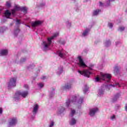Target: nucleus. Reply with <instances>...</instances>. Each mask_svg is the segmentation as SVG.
I'll list each match as a JSON object with an SVG mask.
<instances>
[{"label": "nucleus", "instance_id": "f257e3e1", "mask_svg": "<svg viewBox=\"0 0 127 127\" xmlns=\"http://www.w3.org/2000/svg\"><path fill=\"white\" fill-rule=\"evenodd\" d=\"M83 102L84 97H81L78 95H75L72 96L70 99L66 100L64 105L66 108H69L71 106V104H73V105L79 106L78 109H80L81 105L83 104Z\"/></svg>", "mask_w": 127, "mask_h": 127}, {"label": "nucleus", "instance_id": "f03ea898", "mask_svg": "<svg viewBox=\"0 0 127 127\" xmlns=\"http://www.w3.org/2000/svg\"><path fill=\"white\" fill-rule=\"evenodd\" d=\"M58 35H59V33L57 32L55 34H54L53 36L48 38V42H43L42 45H43V46L44 51L49 50V46H50L52 44V40H53L54 38H56V37H57Z\"/></svg>", "mask_w": 127, "mask_h": 127}, {"label": "nucleus", "instance_id": "7ed1b4c3", "mask_svg": "<svg viewBox=\"0 0 127 127\" xmlns=\"http://www.w3.org/2000/svg\"><path fill=\"white\" fill-rule=\"evenodd\" d=\"M94 66H95L94 64H90L89 65L88 69H84L83 71H81L79 70H78V72L81 75L84 76V77H87V78H89L90 77V75L92 74V72L90 71V70H94L93 68H94Z\"/></svg>", "mask_w": 127, "mask_h": 127}, {"label": "nucleus", "instance_id": "20e7f679", "mask_svg": "<svg viewBox=\"0 0 127 127\" xmlns=\"http://www.w3.org/2000/svg\"><path fill=\"white\" fill-rule=\"evenodd\" d=\"M20 96L21 97H22V98H26V97L28 96V91H19L16 92L14 96L15 101H18V100H20Z\"/></svg>", "mask_w": 127, "mask_h": 127}, {"label": "nucleus", "instance_id": "39448f33", "mask_svg": "<svg viewBox=\"0 0 127 127\" xmlns=\"http://www.w3.org/2000/svg\"><path fill=\"white\" fill-rule=\"evenodd\" d=\"M100 75V79L103 81H105L107 83L110 82L111 79H112V74L110 73H101Z\"/></svg>", "mask_w": 127, "mask_h": 127}, {"label": "nucleus", "instance_id": "423d86ee", "mask_svg": "<svg viewBox=\"0 0 127 127\" xmlns=\"http://www.w3.org/2000/svg\"><path fill=\"white\" fill-rule=\"evenodd\" d=\"M16 86V77H12L7 83L8 89H11Z\"/></svg>", "mask_w": 127, "mask_h": 127}, {"label": "nucleus", "instance_id": "0eeeda50", "mask_svg": "<svg viewBox=\"0 0 127 127\" xmlns=\"http://www.w3.org/2000/svg\"><path fill=\"white\" fill-rule=\"evenodd\" d=\"M68 53L65 52L64 50H59L56 52V55H58L59 57H61L62 59H65L67 57Z\"/></svg>", "mask_w": 127, "mask_h": 127}, {"label": "nucleus", "instance_id": "6e6552de", "mask_svg": "<svg viewBox=\"0 0 127 127\" xmlns=\"http://www.w3.org/2000/svg\"><path fill=\"white\" fill-rule=\"evenodd\" d=\"M17 124V119L16 118H12L10 119L8 123V127H13L16 126Z\"/></svg>", "mask_w": 127, "mask_h": 127}, {"label": "nucleus", "instance_id": "1a4fd4ad", "mask_svg": "<svg viewBox=\"0 0 127 127\" xmlns=\"http://www.w3.org/2000/svg\"><path fill=\"white\" fill-rule=\"evenodd\" d=\"M77 58L79 60V62L77 63V65H78L79 67L80 68H86L87 65L85 64L83 59H82V57L81 56H78Z\"/></svg>", "mask_w": 127, "mask_h": 127}, {"label": "nucleus", "instance_id": "9d476101", "mask_svg": "<svg viewBox=\"0 0 127 127\" xmlns=\"http://www.w3.org/2000/svg\"><path fill=\"white\" fill-rule=\"evenodd\" d=\"M98 112H99V109H98V108L90 109L89 110V116H90V117H94Z\"/></svg>", "mask_w": 127, "mask_h": 127}, {"label": "nucleus", "instance_id": "9b49d317", "mask_svg": "<svg viewBox=\"0 0 127 127\" xmlns=\"http://www.w3.org/2000/svg\"><path fill=\"white\" fill-rule=\"evenodd\" d=\"M42 23H43V22L42 21L36 20L31 23V26H32V27L35 28L37 26H39L41 25Z\"/></svg>", "mask_w": 127, "mask_h": 127}, {"label": "nucleus", "instance_id": "f8f14e48", "mask_svg": "<svg viewBox=\"0 0 127 127\" xmlns=\"http://www.w3.org/2000/svg\"><path fill=\"white\" fill-rule=\"evenodd\" d=\"M116 86L121 87V85H120V83H119L118 82H116L115 84H107L103 86H104L105 89H106V90H110L111 88H112V87H116Z\"/></svg>", "mask_w": 127, "mask_h": 127}, {"label": "nucleus", "instance_id": "ddd939ff", "mask_svg": "<svg viewBox=\"0 0 127 127\" xmlns=\"http://www.w3.org/2000/svg\"><path fill=\"white\" fill-rule=\"evenodd\" d=\"M38 109H39V106L38 104H35L33 106V109L32 111L33 116L34 117L36 116V114H37V112H38Z\"/></svg>", "mask_w": 127, "mask_h": 127}, {"label": "nucleus", "instance_id": "4468645a", "mask_svg": "<svg viewBox=\"0 0 127 127\" xmlns=\"http://www.w3.org/2000/svg\"><path fill=\"white\" fill-rule=\"evenodd\" d=\"M65 109L63 106H60L58 108V110L57 111V114L59 116V115H61L63 114L64 112H65Z\"/></svg>", "mask_w": 127, "mask_h": 127}, {"label": "nucleus", "instance_id": "2eb2a0df", "mask_svg": "<svg viewBox=\"0 0 127 127\" xmlns=\"http://www.w3.org/2000/svg\"><path fill=\"white\" fill-rule=\"evenodd\" d=\"M121 93H118L117 94H116L114 97L112 98V102L113 103H116V102H117L118 101V100H119V99H120V98H121Z\"/></svg>", "mask_w": 127, "mask_h": 127}, {"label": "nucleus", "instance_id": "dca6fc26", "mask_svg": "<svg viewBox=\"0 0 127 127\" xmlns=\"http://www.w3.org/2000/svg\"><path fill=\"white\" fill-rule=\"evenodd\" d=\"M8 54L7 49H1L0 50V56H6Z\"/></svg>", "mask_w": 127, "mask_h": 127}, {"label": "nucleus", "instance_id": "f3484780", "mask_svg": "<svg viewBox=\"0 0 127 127\" xmlns=\"http://www.w3.org/2000/svg\"><path fill=\"white\" fill-rule=\"evenodd\" d=\"M72 88V83L69 82L65 85L64 86H63L62 90H69Z\"/></svg>", "mask_w": 127, "mask_h": 127}, {"label": "nucleus", "instance_id": "a211bd4d", "mask_svg": "<svg viewBox=\"0 0 127 127\" xmlns=\"http://www.w3.org/2000/svg\"><path fill=\"white\" fill-rule=\"evenodd\" d=\"M120 70H121V66L115 65L114 69V73L115 75H117L120 74Z\"/></svg>", "mask_w": 127, "mask_h": 127}, {"label": "nucleus", "instance_id": "6ab92c4d", "mask_svg": "<svg viewBox=\"0 0 127 127\" xmlns=\"http://www.w3.org/2000/svg\"><path fill=\"white\" fill-rule=\"evenodd\" d=\"M105 93V86H103L99 89L98 91V96L101 97V96H103Z\"/></svg>", "mask_w": 127, "mask_h": 127}, {"label": "nucleus", "instance_id": "aec40b11", "mask_svg": "<svg viewBox=\"0 0 127 127\" xmlns=\"http://www.w3.org/2000/svg\"><path fill=\"white\" fill-rule=\"evenodd\" d=\"M89 32H90V29L86 28L82 33V35H81L82 37H86V36H88V35H89Z\"/></svg>", "mask_w": 127, "mask_h": 127}, {"label": "nucleus", "instance_id": "412c9836", "mask_svg": "<svg viewBox=\"0 0 127 127\" xmlns=\"http://www.w3.org/2000/svg\"><path fill=\"white\" fill-rule=\"evenodd\" d=\"M63 66H60L58 67V69L56 70V73L59 76H60L62 73H63Z\"/></svg>", "mask_w": 127, "mask_h": 127}, {"label": "nucleus", "instance_id": "4be33fe9", "mask_svg": "<svg viewBox=\"0 0 127 127\" xmlns=\"http://www.w3.org/2000/svg\"><path fill=\"white\" fill-rule=\"evenodd\" d=\"M54 95H55V88H52L50 92L49 97L52 98L54 97Z\"/></svg>", "mask_w": 127, "mask_h": 127}, {"label": "nucleus", "instance_id": "5701e85b", "mask_svg": "<svg viewBox=\"0 0 127 127\" xmlns=\"http://www.w3.org/2000/svg\"><path fill=\"white\" fill-rule=\"evenodd\" d=\"M4 14L6 18H9V16L11 15V12H9V10H6L4 13Z\"/></svg>", "mask_w": 127, "mask_h": 127}, {"label": "nucleus", "instance_id": "b1692460", "mask_svg": "<svg viewBox=\"0 0 127 127\" xmlns=\"http://www.w3.org/2000/svg\"><path fill=\"white\" fill-rule=\"evenodd\" d=\"M27 60L26 58H22L19 62H16V61L15 62V63H17V64H22L23 63H24Z\"/></svg>", "mask_w": 127, "mask_h": 127}, {"label": "nucleus", "instance_id": "393cba45", "mask_svg": "<svg viewBox=\"0 0 127 127\" xmlns=\"http://www.w3.org/2000/svg\"><path fill=\"white\" fill-rule=\"evenodd\" d=\"M111 41L110 40H108L105 41L104 45L105 47H110L111 46Z\"/></svg>", "mask_w": 127, "mask_h": 127}, {"label": "nucleus", "instance_id": "a878e982", "mask_svg": "<svg viewBox=\"0 0 127 127\" xmlns=\"http://www.w3.org/2000/svg\"><path fill=\"white\" fill-rule=\"evenodd\" d=\"M76 123L77 121L76 119H75V118H72L69 122V125L70 126H74V125H76Z\"/></svg>", "mask_w": 127, "mask_h": 127}, {"label": "nucleus", "instance_id": "bb28decb", "mask_svg": "<svg viewBox=\"0 0 127 127\" xmlns=\"http://www.w3.org/2000/svg\"><path fill=\"white\" fill-rule=\"evenodd\" d=\"M7 30V27H0V34L3 33L5 31Z\"/></svg>", "mask_w": 127, "mask_h": 127}, {"label": "nucleus", "instance_id": "cd10ccee", "mask_svg": "<svg viewBox=\"0 0 127 127\" xmlns=\"http://www.w3.org/2000/svg\"><path fill=\"white\" fill-rule=\"evenodd\" d=\"M88 91H89V87H88V85H87L86 84H85L83 88V91L84 94H86L87 92H88Z\"/></svg>", "mask_w": 127, "mask_h": 127}, {"label": "nucleus", "instance_id": "c85d7f7f", "mask_svg": "<svg viewBox=\"0 0 127 127\" xmlns=\"http://www.w3.org/2000/svg\"><path fill=\"white\" fill-rule=\"evenodd\" d=\"M99 12H101V9H97L96 10L93 11V15L94 16H96L99 14Z\"/></svg>", "mask_w": 127, "mask_h": 127}, {"label": "nucleus", "instance_id": "c756f323", "mask_svg": "<svg viewBox=\"0 0 127 127\" xmlns=\"http://www.w3.org/2000/svg\"><path fill=\"white\" fill-rule=\"evenodd\" d=\"M20 31V30H19V29L16 28L14 30V36H17V35H18V33H19V32Z\"/></svg>", "mask_w": 127, "mask_h": 127}, {"label": "nucleus", "instance_id": "7c9ffc66", "mask_svg": "<svg viewBox=\"0 0 127 127\" xmlns=\"http://www.w3.org/2000/svg\"><path fill=\"white\" fill-rule=\"evenodd\" d=\"M21 11H23V12L25 14L27 13V7L25 6L21 7Z\"/></svg>", "mask_w": 127, "mask_h": 127}, {"label": "nucleus", "instance_id": "2f4dec72", "mask_svg": "<svg viewBox=\"0 0 127 127\" xmlns=\"http://www.w3.org/2000/svg\"><path fill=\"white\" fill-rule=\"evenodd\" d=\"M14 9L16 11H18L19 10H21V6H19L17 5H15Z\"/></svg>", "mask_w": 127, "mask_h": 127}, {"label": "nucleus", "instance_id": "473e14b6", "mask_svg": "<svg viewBox=\"0 0 127 127\" xmlns=\"http://www.w3.org/2000/svg\"><path fill=\"white\" fill-rule=\"evenodd\" d=\"M76 113V111L74 109H71V111H70V116L71 117H74V115H75Z\"/></svg>", "mask_w": 127, "mask_h": 127}, {"label": "nucleus", "instance_id": "72a5a7b5", "mask_svg": "<svg viewBox=\"0 0 127 127\" xmlns=\"http://www.w3.org/2000/svg\"><path fill=\"white\" fill-rule=\"evenodd\" d=\"M107 4H106V6H109L111 5V2L115 1V0H107Z\"/></svg>", "mask_w": 127, "mask_h": 127}, {"label": "nucleus", "instance_id": "f704fd0d", "mask_svg": "<svg viewBox=\"0 0 127 127\" xmlns=\"http://www.w3.org/2000/svg\"><path fill=\"white\" fill-rule=\"evenodd\" d=\"M106 4H107V1H106V2L104 3L102 2H99L100 6H107V5H106Z\"/></svg>", "mask_w": 127, "mask_h": 127}, {"label": "nucleus", "instance_id": "c9c22d12", "mask_svg": "<svg viewBox=\"0 0 127 127\" xmlns=\"http://www.w3.org/2000/svg\"><path fill=\"white\" fill-rule=\"evenodd\" d=\"M60 43L62 45H65L66 44V41L65 40H60Z\"/></svg>", "mask_w": 127, "mask_h": 127}, {"label": "nucleus", "instance_id": "e433bc0d", "mask_svg": "<svg viewBox=\"0 0 127 127\" xmlns=\"http://www.w3.org/2000/svg\"><path fill=\"white\" fill-rule=\"evenodd\" d=\"M46 5V4L45 3V2H42L40 4V7H45Z\"/></svg>", "mask_w": 127, "mask_h": 127}, {"label": "nucleus", "instance_id": "4c0bfd02", "mask_svg": "<svg viewBox=\"0 0 127 127\" xmlns=\"http://www.w3.org/2000/svg\"><path fill=\"white\" fill-rule=\"evenodd\" d=\"M38 86L39 88H43V87L44 86V84L42 83H39L38 84Z\"/></svg>", "mask_w": 127, "mask_h": 127}, {"label": "nucleus", "instance_id": "58836bf2", "mask_svg": "<svg viewBox=\"0 0 127 127\" xmlns=\"http://www.w3.org/2000/svg\"><path fill=\"white\" fill-rule=\"evenodd\" d=\"M55 123L54 121H51L50 123L49 127H54Z\"/></svg>", "mask_w": 127, "mask_h": 127}, {"label": "nucleus", "instance_id": "ea45409f", "mask_svg": "<svg viewBox=\"0 0 127 127\" xmlns=\"http://www.w3.org/2000/svg\"><path fill=\"white\" fill-rule=\"evenodd\" d=\"M66 25L68 27H71V23H70L69 21L66 22Z\"/></svg>", "mask_w": 127, "mask_h": 127}, {"label": "nucleus", "instance_id": "a19ab883", "mask_svg": "<svg viewBox=\"0 0 127 127\" xmlns=\"http://www.w3.org/2000/svg\"><path fill=\"white\" fill-rule=\"evenodd\" d=\"M118 30L119 31H124L125 30V27H120Z\"/></svg>", "mask_w": 127, "mask_h": 127}, {"label": "nucleus", "instance_id": "79ce46f5", "mask_svg": "<svg viewBox=\"0 0 127 127\" xmlns=\"http://www.w3.org/2000/svg\"><path fill=\"white\" fill-rule=\"evenodd\" d=\"M6 6L7 7H10V6H11V4H10V2H6Z\"/></svg>", "mask_w": 127, "mask_h": 127}, {"label": "nucleus", "instance_id": "37998d69", "mask_svg": "<svg viewBox=\"0 0 127 127\" xmlns=\"http://www.w3.org/2000/svg\"><path fill=\"white\" fill-rule=\"evenodd\" d=\"M108 26L110 28H113V23H108Z\"/></svg>", "mask_w": 127, "mask_h": 127}, {"label": "nucleus", "instance_id": "c03bdc74", "mask_svg": "<svg viewBox=\"0 0 127 127\" xmlns=\"http://www.w3.org/2000/svg\"><path fill=\"white\" fill-rule=\"evenodd\" d=\"M27 68L29 69H33V65L30 64V65L28 66L27 67Z\"/></svg>", "mask_w": 127, "mask_h": 127}, {"label": "nucleus", "instance_id": "a18cd8bd", "mask_svg": "<svg viewBox=\"0 0 127 127\" xmlns=\"http://www.w3.org/2000/svg\"><path fill=\"white\" fill-rule=\"evenodd\" d=\"M15 11H16L14 9L11 10V13L12 15H14L15 14Z\"/></svg>", "mask_w": 127, "mask_h": 127}, {"label": "nucleus", "instance_id": "49530a36", "mask_svg": "<svg viewBox=\"0 0 127 127\" xmlns=\"http://www.w3.org/2000/svg\"><path fill=\"white\" fill-rule=\"evenodd\" d=\"M94 25V23L91 24L88 26V28L90 29V31L91 30V28H92V27H93Z\"/></svg>", "mask_w": 127, "mask_h": 127}, {"label": "nucleus", "instance_id": "de8ad7c7", "mask_svg": "<svg viewBox=\"0 0 127 127\" xmlns=\"http://www.w3.org/2000/svg\"><path fill=\"white\" fill-rule=\"evenodd\" d=\"M24 87L25 88V89H27V90H28V89H29L28 85L27 84H24Z\"/></svg>", "mask_w": 127, "mask_h": 127}, {"label": "nucleus", "instance_id": "09e8293b", "mask_svg": "<svg viewBox=\"0 0 127 127\" xmlns=\"http://www.w3.org/2000/svg\"><path fill=\"white\" fill-rule=\"evenodd\" d=\"M100 81V78L98 77L95 78V82H99Z\"/></svg>", "mask_w": 127, "mask_h": 127}, {"label": "nucleus", "instance_id": "8fccbe9b", "mask_svg": "<svg viewBox=\"0 0 127 127\" xmlns=\"http://www.w3.org/2000/svg\"><path fill=\"white\" fill-rule=\"evenodd\" d=\"M16 24H20V20H19V19H17L16 21Z\"/></svg>", "mask_w": 127, "mask_h": 127}, {"label": "nucleus", "instance_id": "3c124183", "mask_svg": "<svg viewBox=\"0 0 127 127\" xmlns=\"http://www.w3.org/2000/svg\"><path fill=\"white\" fill-rule=\"evenodd\" d=\"M120 44H122V43H121L120 42H116V46H118V45H119Z\"/></svg>", "mask_w": 127, "mask_h": 127}, {"label": "nucleus", "instance_id": "603ef678", "mask_svg": "<svg viewBox=\"0 0 127 127\" xmlns=\"http://www.w3.org/2000/svg\"><path fill=\"white\" fill-rule=\"evenodd\" d=\"M111 119L113 121V120H115V119H116V116L115 115H113L111 117Z\"/></svg>", "mask_w": 127, "mask_h": 127}, {"label": "nucleus", "instance_id": "864d4df0", "mask_svg": "<svg viewBox=\"0 0 127 127\" xmlns=\"http://www.w3.org/2000/svg\"><path fill=\"white\" fill-rule=\"evenodd\" d=\"M41 79H42V80H45L46 79H47V77L46 76H43Z\"/></svg>", "mask_w": 127, "mask_h": 127}, {"label": "nucleus", "instance_id": "5fc2aeb1", "mask_svg": "<svg viewBox=\"0 0 127 127\" xmlns=\"http://www.w3.org/2000/svg\"><path fill=\"white\" fill-rule=\"evenodd\" d=\"M2 10H3V7H0V13H1Z\"/></svg>", "mask_w": 127, "mask_h": 127}, {"label": "nucleus", "instance_id": "6e6d98bb", "mask_svg": "<svg viewBox=\"0 0 127 127\" xmlns=\"http://www.w3.org/2000/svg\"><path fill=\"white\" fill-rule=\"evenodd\" d=\"M2 22H5L6 21V19H3L1 20Z\"/></svg>", "mask_w": 127, "mask_h": 127}, {"label": "nucleus", "instance_id": "4d7b16f0", "mask_svg": "<svg viewBox=\"0 0 127 127\" xmlns=\"http://www.w3.org/2000/svg\"><path fill=\"white\" fill-rule=\"evenodd\" d=\"M2 114V109L0 108V114Z\"/></svg>", "mask_w": 127, "mask_h": 127}, {"label": "nucleus", "instance_id": "13d9d810", "mask_svg": "<svg viewBox=\"0 0 127 127\" xmlns=\"http://www.w3.org/2000/svg\"><path fill=\"white\" fill-rule=\"evenodd\" d=\"M126 71H127V65H126Z\"/></svg>", "mask_w": 127, "mask_h": 127}, {"label": "nucleus", "instance_id": "bf43d9fd", "mask_svg": "<svg viewBox=\"0 0 127 127\" xmlns=\"http://www.w3.org/2000/svg\"><path fill=\"white\" fill-rule=\"evenodd\" d=\"M27 26H28V27H29V28H30V26H29V25H27Z\"/></svg>", "mask_w": 127, "mask_h": 127}, {"label": "nucleus", "instance_id": "052dcab7", "mask_svg": "<svg viewBox=\"0 0 127 127\" xmlns=\"http://www.w3.org/2000/svg\"><path fill=\"white\" fill-rule=\"evenodd\" d=\"M90 0H85V1H89Z\"/></svg>", "mask_w": 127, "mask_h": 127}, {"label": "nucleus", "instance_id": "680f3d73", "mask_svg": "<svg viewBox=\"0 0 127 127\" xmlns=\"http://www.w3.org/2000/svg\"><path fill=\"white\" fill-rule=\"evenodd\" d=\"M126 12L127 13V9L126 10Z\"/></svg>", "mask_w": 127, "mask_h": 127}, {"label": "nucleus", "instance_id": "e2e57ef3", "mask_svg": "<svg viewBox=\"0 0 127 127\" xmlns=\"http://www.w3.org/2000/svg\"><path fill=\"white\" fill-rule=\"evenodd\" d=\"M10 25H13V23H11Z\"/></svg>", "mask_w": 127, "mask_h": 127}, {"label": "nucleus", "instance_id": "0e129e2a", "mask_svg": "<svg viewBox=\"0 0 127 127\" xmlns=\"http://www.w3.org/2000/svg\"><path fill=\"white\" fill-rule=\"evenodd\" d=\"M95 44H96V42H95Z\"/></svg>", "mask_w": 127, "mask_h": 127}]
</instances>
